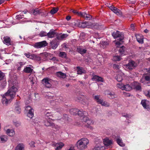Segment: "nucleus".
<instances>
[{"label": "nucleus", "mask_w": 150, "mask_h": 150, "mask_svg": "<svg viewBox=\"0 0 150 150\" xmlns=\"http://www.w3.org/2000/svg\"><path fill=\"white\" fill-rule=\"evenodd\" d=\"M103 143L106 148L110 146L112 144V142L111 140L106 138L104 139Z\"/></svg>", "instance_id": "412c9836"}, {"label": "nucleus", "mask_w": 150, "mask_h": 150, "mask_svg": "<svg viewBox=\"0 0 150 150\" xmlns=\"http://www.w3.org/2000/svg\"><path fill=\"white\" fill-rule=\"evenodd\" d=\"M120 40L118 41L115 44L117 45H120V44H122L123 42V41H122H122H120Z\"/></svg>", "instance_id": "0e129e2a"}, {"label": "nucleus", "mask_w": 150, "mask_h": 150, "mask_svg": "<svg viewBox=\"0 0 150 150\" xmlns=\"http://www.w3.org/2000/svg\"><path fill=\"white\" fill-rule=\"evenodd\" d=\"M81 119L82 122L86 123L87 125H91L93 124L92 121L89 119L85 115L81 117Z\"/></svg>", "instance_id": "ddd939ff"}, {"label": "nucleus", "mask_w": 150, "mask_h": 150, "mask_svg": "<svg viewBox=\"0 0 150 150\" xmlns=\"http://www.w3.org/2000/svg\"><path fill=\"white\" fill-rule=\"evenodd\" d=\"M78 26L80 28H91L93 29H97L98 25L97 23H92L89 22H85L79 23Z\"/></svg>", "instance_id": "7ed1b4c3"}, {"label": "nucleus", "mask_w": 150, "mask_h": 150, "mask_svg": "<svg viewBox=\"0 0 150 150\" xmlns=\"http://www.w3.org/2000/svg\"><path fill=\"white\" fill-rule=\"evenodd\" d=\"M68 35L67 34H64L60 36H58L57 39L59 40H62L67 37Z\"/></svg>", "instance_id": "79ce46f5"}, {"label": "nucleus", "mask_w": 150, "mask_h": 150, "mask_svg": "<svg viewBox=\"0 0 150 150\" xmlns=\"http://www.w3.org/2000/svg\"><path fill=\"white\" fill-rule=\"evenodd\" d=\"M113 67L114 69H119L120 67L118 65L115 64L113 65Z\"/></svg>", "instance_id": "4d7b16f0"}, {"label": "nucleus", "mask_w": 150, "mask_h": 150, "mask_svg": "<svg viewBox=\"0 0 150 150\" xmlns=\"http://www.w3.org/2000/svg\"><path fill=\"white\" fill-rule=\"evenodd\" d=\"M112 35L114 38H120V41H122L124 39V35L122 34L121 33H120L118 31L113 32L112 33Z\"/></svg>", "instance_id": "6e6552de"}, {"label": "nucleus", "mask_w": 150, "mask_h": 150, "mask_svg": "<svg viewBox=\"0 0 150 150\" xmlns=\"http://www.w3.org/2000/svg\"><path fill=\"white\" fill-rule=\"evenodd\" d=\"M44 123L45 125L47 127L54 126V124L52 122L51 119H46Z\"/></svg>", "instance_id": "a211bd4d"}, {"label": "nucleus", "mask_w": 150, "mask_h": 150, "mask_svg": "<svg viewBox=\"0 0 150 150\" xmlns=\"http://www.w3.org/2000/svg\"><path fill=\"white\" fill-rule=\"evenodd\" d=\"M16 110L17 113H20L21 112V109L19 107H17L16 108Z\"/></svg>", "instance_id": "680f3d73"}, {"label": "nucleus", "mask_w": 150, "mask_h": 150, "mask_svg": "<svg viewBox=\"0 0 150 150\" xmlns=\"http://www.w3.org/2000/svg\"><path fill=\"white\" fill-rule=\"evenodd\" d=\"M47 42L44 40L35 43L34 45V47L36 48H40L45 47L47 46Z\"/></svg>", "instance_id": "0eeeda50"}, {"label": "nucleus", "mask_w": 150, "mask_h": 150, "mask_svg": "<svg viewBox=\"0 0 150 150\" xmlns=\"http://www.w3.org/2000/svg\"><path fill=\"white\" fill-rule=\"evenodd\" d=\"M149 4V1L148 0H142L141 2V5L143 6H146Z\"/></svg>", "instance_id": "58836bf2"}, {"label": "nucleus", "mask_w": 150, "mask_h": 150, "mask_svg": "<svg viewBox=\"0 0 150 150\" xmlns=\"http://www.w3.org/2000/svg\"><path fill=\"white\" fill-rule=\"evenodd\" d=\"M122 74L121 75L118 74L115 77V78L117 81L120 82L123 79L122 76Z\"/></svg>", "instance_id": "e433bc0d"}, {"label": "nucleus", "mask_w": 150, "mask_h": 150, "mask_svg": "<svg viewBox=\"0 0 150 150\" xmlns=\"http://www.w3.org/2000/svg\"><path fill=\"white\" fill-rule=\"evenodd\" d=\"M116 141L117 144L121 146H125V144H123L122 142V139L119 138H117L116 139Z\"/></svg>", "instance_id": "4c0bfd02"}, {"label": "nucleus", "mask_w": 150, "mask_h": 150, "mask_svg": "<svg viewBox=\"0 0 150 150\" xmlns=\"http://www.w3.org/2000/svg\"><path fill=\"white\" fill-rule=\"evenodd\" d=\"M109 7L111 11H113L117 15L120 16H122V13L119 9H118L117 8L114 6L113 5H111Z\"/></svg>", "instance_id": "1a4fd4ad"}, {"label": "nucleus", "mask_w": 150, "mask_h": 150, "mask_svg": "<svg viewBox=\"0 0 150 150\" xmlns=\"http://www.w3.org/2000/svg\"><path fill=\"white\" fill-rule=\"evenodd\" d=\"M76 71L77 74H84L86 72L83 68L79 66L76 67Z\"/></svg>", "instance_id": "aec40b11"}, {"label": "nucleus", "mask_w": 150, "mask_h": 150, "mask_svg": "<svg viewBox=\"0 0 150 150\" xmlns=\"http://www.w3.org/2000/svg\"><path fill=\"white\" fill-rule=\"evenodd\" d=\"M56 75L60 78L64 79L66 78L67 76L66 74L62 73L61 71L57 72L56 73Z\"/></svg>", "instance_id": "393cba45"}, {"label": "nucleus", "mask_w": 150, "mask_h": 150, "mask_svg": "<svg viewBox=\"0 0 150 150\" xmlns=\"http://www.w3.org/2000/svg\"><path fill=\"white\" fill-rule=\"evenodd\" d=\"M117 86L118 88L121 89L122 90H123L124 84L122 83H117Z\"/></svg>", "instance_id": "09e8293b"}, {"label": "nucleus", "mask_w": 150, "mask_h": 150, "mask_svg": "<svg viewBox=\"0 0 150 150\" xmlns=\"http://www.w3.org/2000/svg\"><path fill=\"white\" fill-rule=\"evenodd\" d=\"M25 55L28 58H29L30 59L31 55H30L29 54L25 53Z\"/></svg>", "instance_id": "338daca9"}, {"label": "nucleus", "mask_w": 150, "mask_h": 150, "mask_svg": "<svg viewBox=\"0 0 150 150\" xmlns=\"http://www.w3.org/2000/svg\"><path fill=\"white\" fill-rule=\"evenodd\" d=\"M8 139L7 135H1L0 136V143H4L7 142Z\"/></svg>", "instance_id": "4be33fe9"}, {"label": "nucleus", "mask_w": 150, "mask_h": 150, "mask_svg": "<svg viewBox=\"0 0 150 150\" xmlns=\"http://www.w3.org/2000/svg\"><path fill=\"white\" fill-rule=\"evenodd\" d=\"M25 109L27 110H28L27 114L28 116L30 118H32L34 116L33 110L29 106L26 107Z\"/></svg>", "instance_id": "2eb2a0df"}, {"label": "nucleus", "mask_w": 150, "mask_h": 150, "mask_svg": "<svg viewBox=\"0 0 150 150\" xmlns=\"http://www.w3.org/2000/svg\"><path fill=\"white\" fill-rule=\"evenodd\" d=\"M94 99L98 103L102 105L105 107L109 106V103L105 101H103V100L100 98V96H96L94 97Z\"/></svg>", "instance_id": "20e7f679"}, {"label": "nucleus", "mask_w": 150, "mask_h": 150, "mask_svg": "<svg viewBox=\"0 0 150 150\" xmlns=\"http://www.w3.org/2000/svg\"><path fill=\"white\" fill-rule=\"evenodd\" d=\"M141 104L144 108L147 110L150 109V102L148 100H142Z\"/></svg>", "instance_id": "9b49d317"}, {"label": "nucleus", "mask_w": 150, "mask_h": 150, "mask_svg": "<svg viewBox=\"0 0 150 150\" xmlns=\"http://www.w3.org/2000/svg\"><path fill=\"white\" fill-rule=\"evenodd\" d=\"M105 92L107 93V95H109L110 96L109 98H111L112 99L115 98L116 97V95L115 94L114 92H110L108 91L107 90L105 91Z\"/></svg>", "instance_id": "cd10ccee"}, {"label": "nucleus", "mask_w": 150, "mask_h": 150, "mask_svg": "<svg viewBox=\"0 0 150 150\" xmlns=\"http://www.w3.org/2000/svg\"><path fill=\"white\" fill-rule=\"evenodd\" d=\"M17 90V88L14 86L10 88L7 92L2 96L3 104L7 105L10 103L15 96Z\"/></svg>", "instance_id": "f257e3e1"}, {"label": "nucleus", "mask_w": 150, "mask_h": 150, "mask_svg": "<svg viewBox=\"0 0 150 150\" xmlns=\"http://www.w3.org/2000/svg\"><path fill=\"white\" fill-rule=\"evenodd\" d=\"M58 10V8L54 7L50 11V13L52 14H54L57 13Z\"/></svg>", "instance_id": "c03bdc74"}, {"label": "nucleus", "mask_w": 150, "mask_h": 150, "mask_svg": "<svg viewBox=\"0 0 150 150\" xmlns=\"http://www.w3.org/2000/svg\"><path fill=\"white\" fill-rule=\"evenodd\" d=\"M59 56L62 57L64 58L66 56V54L65 52H61L59 53Z\"/></svg>", "instance_id": "8fccbe9b"}, {"label": "nucleus", "mask_w": 150, "mask_h": 150, "mask_svg": "<svg viewBox=\"0 0 150 150\" xmlns=\"http://www.w3.org/2000/svg\"><path fill=\"white\" fill-rule=\"evenodd\" d=\"M84 18L87 20H90L92 19V16L88 14H87L86 13L85 14V16Z\"/></svg>", "instance_id": "37998d69"}, {"label": "nucleus", "mask_w": 150, "mask_h": 150, "mask_svg": "<svg viewBox=\"0 0 150 150\" xmlns=\"http://www.w3.org/2000/svg\"><path fill=\"white\" fill-rule=\"evenodd\" d=\"M30 59L39 61L40 60L41 58L38 55L35 54H31Z\"/></svg>", "instance_id": "a878e982"}, {"label": "nucleus", "mask_w": 150, "mask_h": 150, "mask_svg": "<svg viewBox=\"0 0 150 150\" xmlns=\"http://www.w3.org/2000/svg\"><path fill=\"white\" fill-rule=\"evenodd\" d=\"M86 13V12H79L78 15L81 16V17L84 18V17L85 16V14Z\"/></svg>", "instance_id": "603ef678"}, {"label": "nucleus", "mask_w": 150, "mask_h": 150, "mask_svg": "<svg viewBox=\"0 0 150 150\" xmlns=\"http://www.w3.org/2000/svg\"><path fill=\"white\" fill-rule=\"evenodd\" d=\"M132 87L134 89L137 91H141L142 87L141 84L136 81H134L132 83Z\"/></svg>", "instance_id": "9d476101"}, {"label": "nucleus", "mask_w": 150, "mask_h": 150, "mask_svg": "<svg viewBox=\"0 0 150 150\" xmlns=\"http://www.w3.org/2000/svg\"><path fill=\"white\" fill-rule=\"evenodd\" d=\"M121 59V57L118 55L114 56L113 57V59L115 61H119Z\"/></svg>", "instance_id": "a19ab883"}, {"label": "nucleus", "mask_w": 150, "mask_h": 150, "mask_svg": "<svg viewBox=\"0 0 150 150\" xmlns=\"http://www.w3.org/2000/svg\"><path fill=\"white\" fill-rule=\"evenodd\" d=\"M78 110L77 109H71L70 110V112L71 114L76 115Z\"/></svg>", "instance_id": "ea45409f"}, {"label": "nucleus", "mask_w": 150, "mask_h": 150, "mask_svg": "<svg viewBox=\"0 0 150 150\" xmlns=\"http://www.w3.org/2000/svg\"><path fill=\"white\" fill-rule=\"evenodd\" d=\"M123 90H125L126 91H129L132 89V87L129 84H126L124 85Z\"/></svg>", "instance_id": "7c9ffc66"}, {"label": "nucleus", "mask_w": 150, "mask_h": 150, "mask_svg": "<svg viewBox=\"0 0 150 150\" xmlns=\"http://www.w3.org/2000/svg\"><path fill=\"white\" fill-rule=\"evenodd\" d=\"M13 124L16 127H19L21 125L20 123L18 122H14Z\"/></svg>", "instance_id": "052dcab7"}, {"label": "nucleus", "mask_w": 150, "mask_h": 150, "mask_svg": "<svg viewBox=\"0 0 150 150\" xmlns=\"http://www.w3.org/2000/svg\"><path fill=\"white\" fill-rule=\"evenodd\" d=\"M29 66L30 67H27L24 68L23 70L24 72L28 73H30L33 72V69H32V68H33V66L30 65Z\"/></svg>", "instance_id": "6ab92c4d"}, {"label": "nucleus", "mask_w": 150, "mask_h": 150, "mask_svg": "<svg viewBox=\"0 0 150 150\" xmlns=\"http://www.w3.org/2000/svg\"><path fill=\"white\" fill-rule=\"evenodd\" d=\"M105 149L103 146H96L93 150H103Z\"/></svg>", "instance_id": "de8ad7c7"}, {"label": "nucleus", "mask_w": 150, "mask_h": 150, "mask_svg": "<svg viewBox=\"0 0 150 150\" xmlns=\"http://www.w3.org/2000/svg\"><path fill=\"white\" fill-rule=\"evenodd\" d=\"M35 142H33V141H32L30 143V146L31 147H35Z\"/></svg>", "instance_id": "69168bd1"}, {"label": "nucleus", "mask_w": 150, "mask_h": 150, "mask_svg": "<svg viewBox=\"0 0 150 150\" xmlns=\"http://www.w3.org/2000/svg\"><path fill=\"white\" fill-rule=\"evenodd\" d=\"M6 133L10 136H13L15 134V131L12 129H8L6 130Z\"/></svg>", "instance_id": "bb28decb"}, {"label": "nucleus", "mask_w": 150, "mask_h": 150, "mask_svg": "<svg viewBox=\"0 0 150 150\" xmlns=\"http://www.w3.org/2000/svg\"><path fill=\"white\" fill-rule=\"evenodd\" d=\"M91 79L93 81L98 82H103V78L96 75H93L92 76Z\"/></svg>", "instance_id": "f3484780"}, {"label": "nucleus", "mask_w": 150, "mask_h": 150, "mask_svg": "<svg viewBox=\"0 0 150 150\" xmlns=\"http://www.w3.org/2000/svg\"><path fill=\"white\" fill-rule=\"evenodd\" d=\"M144 94L146 96L150 98V93L149 91H145L144 92Z\"/></svg>", "instance_id": "bf43d9fd"}, {"label": "nucleus", "mask_w": 150, "mask_h": 150, "mask_svg": "<svg viewBox=\"0 0 150 150\" xmlns=\"http://www.w3.org/2000/svg\"><path fill=\"white\" fill-rule=\"evenodd\" d=\"M84 113L83 112V111H82L81 110H78L77 114L79 115V116H80L81 117H83L84 115L85 114H86V112H84Z\"/></svg>", "instance_id": "49530a36"}, {"label": "nucleus", "mask_w": 150, "mask_h": 150, "mask_svg": "<svg viewBox=\"0 0 150 150\" xmlns=\"http://www.w3.org/2000/svg\"><path fill=\"white\" fill-rule=\"evenodd\" d=\"M23 14H20L16 16V18L20 20L23 18Z\"/></svg>", "instance_id": "6e6d98bb"}, {"label": "nucleus", "mask_w": 150, "mask_h": 150, "mask_svg": "<svg viewBox=\"0 0 150 150\" xmlns=\"http://www.w3.org/2000/svg\"><path fill=\"white\" fill-rule=\"evenodd\" d=\"M51 59L55 61H57L58 60L57 58L55 57H53Z\"/></svg>", "instance_id": "774afa93"}, {"label": "nucleus", "mask_w": 150, "mask_h": 150, "mask_svg": "<svg viewBox=\"0 0 150 150\" xmlns=\"http://www.w3.org/2000/svg\"><path fill=\"white\" fill-rule=\"evenodd\" d=\"M56 35L55 30H51L50 32L47 33V36L48 38H54Z\"/></svg>", "instance_id": "5701e85b"}, {"label": "nucleus", "mask_w": 150, "mask_h": 150, "mask_svg": "<svg viewBox=\"0 0 150 150\" xmlns=\"http://www.w3.org/2000/svg\"><path fill=\"white\" fill-rule=\"evenodd\" d=\"M15 150H24V146L23 144H20L16 146Z\"/></svg>", "instance_id": "473e14b6"}, {"label": "nucleus", "mask_w": 150, "mask_h": 150, "mask_svg": "<svg viewBox=\"0 0 150 150\" xmlns=\"http://www.w3.org/2000/svg\"><path fill=\"white\" fill-rule=\"evenodd\" d=\"M51 127L53 129V130L55 131L59 130V127L57 125H55L54 124V126H52Z\"/></svg>", "instance_id": "5fc2aeb1"}, {"label": "nucleus", "mask_w": 150, "mask_h": 150, "mask_svg": "<svg viewBox=\"0 0 150 150\" xmlns=\"http://www.w3.org/2000/svg\"><path fill=\"white\" fill-rule=\"evenodd\" d=\"M144 79L146 81H149L150 80V75H144Z\"/></svg>", "instance_id": "3c124183"}, {"label": "nucleus", "mask_w": 150, "mask_h": 150, "mask_svg": "<svg viewBox=\"0 0 150 150\" xmlns=\"http://www.w3.org/2000/svg\"><path fill=\"white\" fill-rule=\"evenodd\" d=\"M47 33L43 31H41L39 34V36L41 37L46 36H47Z\"/></svg>", "instance_id": "a18cd8bd"}, {"label": "nucleus", "mask_w": 150, "mask_h": 150, "mask_svg": "<svg viewBox=\"0 0 150 150\" xmlns=\"http://www.w3.org/2000/svg\"><path fill=\"white\" fill-rule=\"evenodd\" d=\"M125 48L124 46L120 47L119 50V52L121 55H125Z\"/></svg>", "instance_id": "2f4dec72"}, {"label": "nucleus", "mask_w": 150, "mask_h": 150, "mask_svg": "<svg viewBox=\"0 0 150 150\" xmlns=\"http://www.w3.org/2000/svg\"><path fill=\"white\" fill-rule=\"evenodd\" d=\"M64 146V144L62 143L57 144L56 150H60L61 148Z\"/></svg>", "instance_id": "f704fd0d"}, {"label": "nucleus", "mask_w": 150, "mask_h": 150, "mask_svg": "<svg viewBox=\"0 0 150 150\" xmlns=\"http://www.w3.org/2000/svg\"><path fill=\"white\" fill-rule=\"evenodd\" d=\"M137 66V64L134 61H130L127 64L124 65V67L129 70H132L135 68Z\"/></svg>", "instance_id": "39448f33"}, {"label": "nucleus", "mask_w": 150, "mask_h": 150, "mask_svg": "<svg viewBox=\"0 0 150 150\" xmlns=\"http://www.w3.org/2000/svg\"><path fill=\"white\" fill-rule=\"evenodd\" d=\"M50 46L51 48L53 49H55L59 45V43L57 41V40L55 39L52 41L50 43Z\"/></svg>", "instance_id": "dca6fc26"}, {"label": "nucleus", "mask_w": 150, "mask_h": 150, "mask_svg": "<svg viewBox=\"0 0 150 150\" xmlns=\"http://www.w3.org/2000/svg\"><path fill=\"white\" fill-rule=\"evenodd\" d=\"M2 40L4 43L8 46L11 45L12 44V42L11 41V39L9 36H4Z\"/></svg>", "instance_id": "4468645a"}, {"label": "nucleus", "mask_w": 150, "mask_h": 150, "mask_svg": "<svg viewBox=\"0 0 150 150\" xmlns=\"http://www.w3.org/2000/svg\"><path fill=\"white\" fill-rule=\"evenodd\" d=\"M89 143V141L88 139L83 138L79 140L76 142V146L79 149L84 150L87 148V145Z\"/></svg>", "instance_id": "f03ea898"}, {"label": "nucleus", "mask_w": 150, "mask_h": 150, "mask_svg": "<svg viewBox=\"0 0 150 150\" xmlns=\"http://www.w3.org/2000/svg\"><path fill=\"white\" fill-rule=\"evenodd\" d=\"M26 62H17L16 64V66L17 67V69L20 71L22 67L25 65Z\"/></svg>", "instance_id": "b1692460"}, {"label": "nucleus", "mask_w": 150, "mask_h": 150, "mask_svg": "<svg viewBox=\"0 0 150 150\" xmlns=\"http://www.w3.org/2000/svg\"><path fill=\"white\" fill-rule=\"evenodd\" d=\"M109 43L105 41L102 42V45L103 46V47L104 48L107 45H108Z\"/></svg>", "instance_id": "13d9d810"}, {"label": "nucleus", "mask_w": 150, "mask_h": 150, "mask_svg": "<svg viewBox=\"0 0 150 150\" xmlns=\"http://www.w3.org/2000/svg\"><path fill=\"white\" fill-rule=\"evenodd\" d=\"M30 82L32 85L34 84L35 83V78L34 77H30Z\"/></svg>", "instance_id": "864d4df0"}, {"label": "nucleus", "mask_w": 150, "mask_h": 150, "mask_svg": "<svg viewBox=\"0 0 150 150\" xmlns=\"http://www.w3.org/2000/svg\"><path fill=\"white\" fill-rule=\"evenodd\" d=\"M136 38L137 41L140 43L142 44L143 43V38L139 35H137Z\"/></svg>", "instance_id": "c85d7f7f"}, {"label": "nucleus", "mask_w": 150, "mask_h": 150, "mask_svg": "<svg viewBox=\"0 0 150 150\" xmlns=\"http://www.w3.org/2000/svg\"><path fill=\"white\" fill-rule=\"evenodd\" d=\"M42 13V10L38 8H36L33 10V14L34 15L40 14Z\"/></svg>", "instance_id": "c756f323"}, {"label": "nucleus", "mask_w": 150, "mask_h": 150, "mask_svg": "<svg viewBox=\"0 0 150 150\" xmlns=\"http://www.w3.org/2000/svg\"><path fill=\"white\" fill-rule=\"evenodd\" d=\"M45 119H50L51 117H52V113L50 112H47L45 114Z\"/></svg>", "instance_id": "c9c22d12"}, {"label": "nucleus", "mask_w": 150, "mask_h": 150, "mask_svg": "<svg viewBox=\"0 0 150 150\" xmlns=\"http://www.w3.org/2000/svg\"><path fill=\"white\" fill-rule=\"evenodd\" d=\"M63 117L64 119L66 120V121H68L69 120H68V115L67 114H64L63 115Z\"/></svg>", "instance_id": "e2e57ef3"}, {"label": "nucleus", "mask_w": 150, "mask_h": 150, "mask_svg": "<svg viewBox=\"0 0 150 150\" xmlns=\"http://www.w3.org/2000/svg\"><path fill=\"white\" fill-rule=\"evenodd\" d=\"M0 82L1 85L3 87L5 86L6 84V81L5 74L0 70Z\"/></svg>", "instance_id": "423d86ee"}, {"label": "nucleus", "mask_w": 150, "mask_h": 150, "mask_svg": "<svg viewBox=\"0 0 150 150\" xmlns=\"http://www.w3.org/2000/svg\"><path fill=\"white\" fill-rule=\"evenodd\" d=\"M77 50L78 52L81 54L86 53L87 51L86 50L81 48H78Z\"/></svg>", "instance_id": "72a5a7b5"}, {"label": "nucleus", "mask_w": 150, "mask_h": 150, "mask_svg": "<svg viewBox=\"0 0 150 150\" xmlns=\"http://www.w3.org/2000/svg\"><path fill=\"white\" fill-rule=\"evenodd\" d=\"M51 79H44L42 80L43 84L45 85L47 88H50L52 86V84L50 83Z\"/></svg>", "instance_id": "f8f14e48"}]
</instances>
